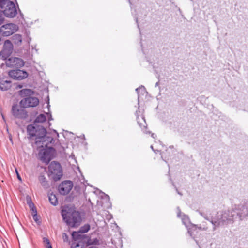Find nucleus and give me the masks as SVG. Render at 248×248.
<instances>
[{
    "label": "nucleus",
    "mask_w": 248,
    "mask_h": 248,
    "mask_svg": "<svg viewBox=\"0 0 248 248\" xmlns=\"http://www.w3.org/2000/svg\"><path fill=\"white\" fill-rule=\"evenodd\" d=\"M27 131L30 137H35V144L39 147H46L48 142L46 141L52 140L51 138L46 136V130L44 127L35 123L29 125L27 128Z\"/></svg>",
    "instance_id": "f257e3e1"
},
{
    "label": "nucleus",
    "mask_w": 248,
    "mask_h": 248,
    "mask_svg": "<svg viewBox=\"0 0 248 248\" xmlns=\"http://www.w3.org/2000/svg\"><path fill=\"white\" fill-rule=\"evenodd\" d=\"M3 14L9 18L16 16L17 10L14 2L9 0H0V25L4 21Z\"/></svg>",
    "instance_id": "f03ea898"
},
{
    "label": "nucleus",
    "mask_w": 248,
    "mask_h": 248,
    "mask_svg": "<svg viewBox=\"0 0 248 248\" xmlns=\"http://www.w3.org/2000/svg\"><path fill=\"white\" fill-rule=\"evenodd\" d=\"M62 215L65 222L72 227L79 226L81 221L79 212L71 209H63Z\"/></svg>",
    "instance_id": "7ed1b4c3"
},
{
    "label": "nucleus",
    "mask_w": 248,
    "mask_h": 248,
    "mask_svg": "<svg viewBox=\"0 0 248 248\" xmlns=\"http://www.w3.org/2000/svg\"><path fill=\"white\" fill-rule=\"evenodd\" d=\"M48 176L49 179L57 181L62 176V170L60 163L55 161L50 163L48 166Z\"/></svg>",
    "instance_id": "20e7f679"
},
{
    "label": "nucleus",
    "mask_w": 248,
    "mask_h": 248,
    "mask_svg": "<svg viewBox=\"0 0 248 248\" xmlns=\"http://www.w3.org/2000/svg\"><path fill=\"white\" fill-rule=\"evenodd\" d=\"M18 30V27L16 25L13 23H8L2 26L0 28V33L1 35L5 36H8Z\"/></svg>",
    "instance_id": "39448f33"
},
{
    "label": "nucleus",
    "mask_w": 248,
    "mask_h": 248,
    "mask_svg": "<svg viewBox=\"0 0 248 248\" xmlns=\"http://www.w3.org/2000/svg\"><path fill=\"white\" fill-rule=\"evenodd\" d=\"M19 103L23 108L35 107L39 104V100L37 97L29 96L22 99Z\"/></svg>",
    "instance_id": "423d86ee"
},
{
    "label": "nucleus",
    "mask_w": 248,
    "mask_h": 248,
    "mask_svg": "<svg viewBox=\"0 0 248 248\" xmlns=\"http://www.w3.org/2000/svg\"><path fill=\"white\" fill-rule=\"evenodd\" d=\"M54 150L52 148L44 149L40 151L39 155L41 160L46 163H48L52 159Z\"/></svg>",
    "instance_id": "0eeeda50"
},
{
    "label": "nucleus",
    "mask_w": 248,
    "mask_h": 248,
    "mask_svg": "<svg viewBox=\"0 0 248 248\" xmlns=\"http://www.w3.org/2000/svg\"><path fill=\"white\" fill-rule=\"evenodd\" d=\"M9 75L14 79L21 80L27 78L28 76V74L26 71L17 69L10 71L9 72Z\"/></svg>",
    "instance_id": "6e6552de"
},
{
    "label": "nucleus",
    "mask_w": 248,
    "mask_h": 248,
    "mask_svg": "<svg viewBox=\"0 0 248 248\" xmlns=\"http://www.w3.org/2000/svg\"><path fill=\"white\" fill-rule=\"evenodd\" d=\"M6 64L8 67H21L24 66L23 60L19 58L11 57L6 61Z\"/></svg>",
    "instance_id": "1a4fd4ad"
},
{
    "label": "nucleus",
    "mask_w": 248,
    "mask_h": 248,
    "mask_svg": "<svg viewBox=\"0 0 248 248\" xmlns=\"http://www.w3.org/2000/svg\"><path fill=\"white\" fill-rule=\"evenodd\" d=\"M72 187V182L71 181H65L59 185V191L61 194L64 195L69 193Z\"/></svg>",
    "instance_id": "9d476101"
},
{
    "label": "nucleus",
    "mask_w": 248,
    "mask_h": 248,
    "mask_svg": "<svg viewBox=\"0 0 248 248\" xmlns=\"http://www.w3.org/2000/svg\"><path fill=\"white\" fill-rule=\"evenodd\" d=\"M90 229V225L88 224H85L84 226H82L78 232H73L72 236L74 239H79L80 238L84 237V238H87V236L86 235H81L78 234L79 233H84L88 232Z\"/></svg>",
    "instance_id": "9b49d317"
},
{
    "label": "nucleus",
    "mask_w": 248,
    "mask_h": 248,
    "mask_svg": "<svg viewBox=\"0 0 248 248\" xmlns=\"http://www.w3.org/2000/svg\"><path fill=\"white\" fill-rule=\"evenodd\" d=\"M12 111L13 115L17 118H25L27 116V112L23 109H19L17 105L13 106Z\"/></svg>",
    "instance_id": "f8f14e48"
},
{
    "label": "nucleus",
    "mask_w": 248,
    "mask_h": 248,
    "mask_svg": "<svg viewBox=\"0 0 248 248\" xmlns=\"http://www.w3.org/2000/svg\"><path fill=\"white\" fill-rule=\"evenodd\" d=\"M11 81L7 80L0 81V89L2 91H7L11 88Z\"/></svg>",
    "instance_id": "ddd939ff"
},
{
    "label": "nucleus",
    "mask_w": 248,
    "mask_h": 248,
    "mask_svg": "<svg viewBox=\"0 0 248 248\" xmlns=\"http://www.w3.org/2000/svg\"><path fill=\"white\" fill-rule=\"evenodd\" d=\"M33 92L31 89H25L21 90L19 91V95L22 97H28V96L32 95Z\"/></svg>",
    "instance_id": "4468645a"
},
{
    "label": "nucleus",
    "mask_w": 248,
    "mask_h": 248,
    "mask_svg": "<svg viewBox=\"0 0 248 248\" xmlns=\"http://www.w3.org/2000/svg\"><path fill=\"white\" fill-rule=\"evenodd\" d=\"M13 47V45L10 41L7 40L4 42L3 49L9 50V51L12 52Z\"/></svg>",
    "instance_id": "2eb2a0df"
},
{
    "label": "nucleus",
    "mask_w": 248,
    "mask_h": 248,
    "mask_svg": "<svg viewBox=\"0 0 248 248\" xmlns=\"http://www.w3.org/2000/svg\"><path fill=\"white\" fill-rule=\"evenodd\" d=\"M11 53L12 52L9 51V50L3 49L0 52V57L3 60H6Z\"/></svg>",
    "instance_id": "dca6fc26"
},
{
    "label": "nucleus",
    "mask_w": 248,
    "mask_h": 248,
    "mask_svg": "<svg viewBox=\"0 0 248 248\" xmlns=\"http://www.w3.org/2000/svg\"><path fill=\"white\" fill-rule=\"evenodd\" d=\"M22 36L21 35L16 34L13 36L12 40L16 44H20L22 42Z\"/></svg>",
    "instance_id": "f3484780"
},
{
    "label": "nucleus",
    "mask_w": 248,
    "mask_h": 248,
    "mask_svg": "<svg viewBox=\"0 0 248 248\" xmlns=\"http://www.w3.org/2000/svg\"><path fill=\"white\" fill-rule=\"evenodd\" d=\"M49 200L51 203L54 205H56L58 203L56 196L53 193H51L49 195Z\"/></svg>",
    "instance_id": "a211bd4d"
},
{
    "label": "nucleus",
    "mask_w": 248,
    "mask_h": 248,
    "mask_svg": "<svg viewBox=\"0 0 248 248\" xmlns=\"http://www.w3.org/2000/svg\"><path fill=\"white\" fill-rule=\"evenodd\" d=\"M46 120V117L44 114H41L38 115L35 120L34 123H43Z\"/></svg>",
    "instance_id": "6ab92c4d"
},
{
    "label": "nucleus",
    "mask_w": 248,
    "mask_h": 248,
    "mask_svg": "<svg viewBox=\"0 0 248 248\" xmlns=\"http://www.w3.org/2000/svg\"><path fill=\"white\" fill-rule=\"evenodd\" d=\"M137 121H138V123L139 124L141 128L146 127V125H147L146 123L143 118H142L141 117H138L137 118Z\"/></svg>",
    "instance_id": "aec40b11"
},
{
    "label": "nucleus",
    "mask_w": 248,
    "mask_h": 248,
    "mask_svg": "<svg viewBox=\"0 0 248 248\" xmlns=\"http://www.w3.org/2000/svg\"><path fill=\"white\" fill-rule=\"evenodd\" d=\"M98 243V240L95 239L93 240H92L91 239H88L87 242H86V245L89 246L90 245L96 244Z\"/></svg>",
    "instance_id": "412c9836"
},
{
    "label": "nucleus",
    "mask_w": 248,
    "mask_h": 248,
    "mask_svg": "<svg viewBox=\"0 0 248 248\" xmlns=\"http://www.w3.org/2000/svg\"><path fill=\"white\" fill-rule=\"evenodd\" d=\"M39 181L40 182V183L42 185H45V183L46 182V179L44 175L40 176L39 177Z\"/></svg>",
    "instance_id": "4be33fe9"
},
{
    "label": "nucleus",
    "mask_w": 248,
    "mask_h": 248,
    "mask_svg": "<svg viewBox=\"0 0 248 248\" xmlns=\"http://www.w3.org/2000/svg\"><path fill=\"white\" fill-rule=\"evenodd\" d=\"M30 207L31 209V214H33V212L35 211H37L36 208L34 207V204L32 203H29Z\"/></svg>",
    "instance_id": "5701e85b"
},
{
    "label": "nucleus",
    "mask_w": 248,
    "mask_h": 248,
    "mask_svg": "<svg viewBox=\"0 0 248 248\" xmlns=\"http://www.w3.org/2000/svg\"><path fill=\"white\" fill-rule=\"evenodd\" d=\"M32 216H33V219L34 220V221L36 222H38V221H39V219L38 218V216H37V211H35L33 212V214L32 215Z\"/></svg>",
    "instance_id": "b1692460"
},
{
    "label": "nucleus",
    "mask_w": 248,
    "mask_h": 248,
    "mask_svg": "<svg viewBox=\"0 0 248 248\" xmlns=\"http://www.w3.org/2000/svg\"><path fill=\"white\" fill-rule=\"evenodd\" d=\"M71 248H82V247L80 246L79 244H74V243L72 244L71 246Z\"/></svg>",
    "instance_id": "393cba45"
},
{
    "label": "nucleus",
    "mask_w": 248,
    "mask_h": 248,
    "mask_svg": "<svg viewBox=\"0 0 248 248\" xmlns=\"http://www.w3.org/2000/svg\"><path fill=\"white\" fill-rule=\"evenodd\" d=\"M43 241L44 243L46 244V246L49 245V244H50L49 240L47 238H44Z\"/></svg>",
    "instance_id": "a878e982"
},
{
    "label": "nucleus",
    "mask_w": 248,
    "mask_h": 248,
    "mask_svg": "<svg viewBox=\"0 0 248 248\" xmlns=\"http://www.w3.org/2000/svg\"><path fill=\"white\" fill-rule=\"evenodd\" d=\"M63 239H64V240H65V238L67 239L68 236H67V235H66V233H64L63 234Z\"/></svg>",
    "instance_id": "bb28decb"
},
{
    "label": "nucleus",
    "mask_w": 248,
    "mask_h": 248,
    "mask_svg": "<svg viewBox=\"0 0 248 248\" xmlns=\"http://www.w3.org/2000/svg\"><path fill=\"white\" fill-rule=\"evenodd\" d=\"M63 239H64V240H65V238L67 239L68 236H67V235H66V233H64L63 234Z\"/></svg>",
    "instance_id": "cd10ccee"
},
{
    "label": "nucleus",
    "mask_w": 248,
    "mask_h": 248,
    "mask_svg": "<svg viewBox=\"0 0 248 248\" xmlns=\"http://www.w3.org/2000/svg\"><path fill=\"white\" fill-rule=\"evenodd\" d=\"M22 87V86L21 85H18L17 86V87H16V89H20Z\"/></svg>",
    "instance_id": "c85d7f7f"
},
{
    "label": "nucleus",
    "mask_w": 248,
    "mask_h": 248,
    "mask_svg": "<svg viewBox=\"0 0 248 248\" xmlns=\"http://www.w3.org/2000/svg\"><path fill=\"white\" fill-rule=\"evenodd\" d=\"M46 248H52L51 244H49V245L46 246Z\"/></svg>",
    "instance_id": "c756f323"
},
{
    "label": "nucleus",
    "mask_w": 248,
    "mask_h": 248,
    "mask_svg": "<svg viewBox=\"0 0 248 248\" xmlns=\"http://www.w3.org/2000/svg\"><path fill=\"white\" fill-rule=\"evenodd\" d=\"M17 178H18V179L19 180H21V177L20 176V175H19V174L18 173H17Z\"/></svg>",
    "instance_id": "7c9ffc66"
},
{
    "label": "nucleus",
    "mask_w": 248,
    "mask_h": 248,
    "mask_svg": "<svg viewBox=\"0 0 248 248\" xmlns=\"http://www.w3.org/2000/svg\"><path fill=\"white\" fill-rule=\"evenodd\" d=\"M16 173L17 174V173H18L17 169H16Z\"/></svg>",
    "instance_id": "2f4dec72"
}]
</instances>
